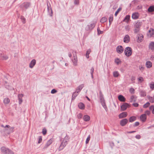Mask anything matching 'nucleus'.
Instances as JSON below:
<instances>
[{"instance_id": "obj_1", "label": "nucleus", "mask_w": 154, "mask_h": 154, "mask_svg": "<svg viewBox=\"0 0 154 154\" xmlns=\"http://www.w3.org/2000/svg\"><path fill=\"white\" fill-rule=\"evenodd\" d=\"M67 138H68V137L66 136L63 140L62 142L61 143L59 147L58 150L59 151L62 150L67 144L68 140L66 139Z\"/></svg>"}, {"instance_id": "obj_2", "label": "nucleus", "mask_w": 154, "mask_h": 154, "mask_svg": "<svg viewBox=\"0 0 154 154\" xmlns=\"http://www.w3.org/2000/svg\"><path fill=\"white\" fill-rule=\"evenodd\" d=\"M97 22L93 21L91 22L89 25L85 27V29L87 31L91 30L95 26Z\"/></svg>"}, {"instance_id": "obj_3", "label": "nucleus", "mask_w": 154, "mask_h": 154, "mask_svg": "<svg viewBox=\"0 0 154 154\" xmlns=\"http://www.w3.org/2000/svg\"><path fill=\"white\" fill-rule=\"evenodd\" d=\"M125 55L127 57H129L131 56L132 53V50L130 47H127L124 50Z\"/></svg>"}, {"instance_id": "obj_4", "label": "nucleus", "mask_w": 154, "mask_h": 154, "mask_svg": "<svg viewBox=\"0 0 154 154\" xmlns=\"http://www.w3.org/2000/svg\"><path fill=\"white\" fill-rule=\"evenodd\" d=\"M30 3L28 2H24L20 6V8L23 9L24 8L25 9H27L30 6Z\"/></svg>"}, {"instance_id": "obj_5", "label": "nucleus", "mask_w": 154, "mask_h": 154, "mask_svg": "<svg viewBox=\"0 0 154 154\" xmlns=\"http://www.w3.org/2000/svg\"><path fill=\"white\" fill-rule=\"evenodd\" d=\"M116 50L118 53L120 54L123 52L124 48L122 46L119 45L116 47Z\"/></svg>"}, {"instance_id": "obj_6", "label": "nucleus", "mask_w": 154, "mask_h": 154, "mask_svg": "<svg viewBox=\"0 0 154 154\" xmlns=\"http://www.w3.org/2000/svg\"><path fill=\"white\" fill-rule=\"evenodd\" d=\"M129 106V104L126 103H124L123 105L121 106V110L122 111H125Z\"/></svg>"}, {"instance_id": "obj_7", "label": "nucleus", "mask_w": 154, "mask_h": 154, "mask_svg": "<svg viewBox=\"0 0 154 154\" xmlns=\"http://www.w3.org/2000/svg\"><path fill=\"white\" fill-rule=\"evenodd\" d=\"M128 120L126 119H124L121 120L120 125L122 126H125L128 122Z\"/></svg>"}, {"instance_id": "obj_8", "label": "nucleus", "mask_w": 154, "mask_h": 154, "mask_svg": "<svg viewBox=\"0 0 154 154\" xmlns=\"http://www.w3.org/2000/svg\"><path fill=\"white\" fill-rule=\"evenodd\" d=\"M128 115V113L126 112H123L119 115V119H122L126 117Z\"/></svg>"}, {"instance_id": "obj_9", "label": "nucleus", "mask_w": 154, "mask_h": 154, "mask_svg": "<svg viewBox=\"0 0 154 154\" xmlns=\"http://www.w3.org/2000/svg\"><path fill=\"white\" fill-rule=\"evenodd\" d=\"M36 63V60L34 59H33L31 60L29 64V67L30 68H32L35 65Z\"/></svg>"}, {"instance_id": "obj_10", "label": "nucleus", "mask_w": 154, "mask_h": 154, "mask_svg": "<svg viewBox=\"0 0 154 154\" xmlns=\"http://www.w3.org/2000/svg\"><path fill=\"white\" fill-rule=\"evenodd\" d=\"M130 40V36L128 35H126L124 38V42L126 43H128Z\"/></svg>"}, {"instance_id": "obj_11", "label": "nucleus", "mask_w": 154, "mask_h": 154, "mask_svg": "<svg viewBox=\"0 0 154 154\" xmlns=\"http://www.w3.org/2000/svg\"><path fill=\"white\" fill-rule=\"evenodd\" d=\"M137 36V42H141L143 40V35L141 34H138Z\"/></svg>"}, {"instance_id": "obj_12", "label": "nucleus", "mask_w": 154, "mask_h": 154, "mask_svg": "<svg viewBox=\"0 0 154 154\" xmlns=\"http://www.w3.org/2000/svg\"><path fill=\"white\" fill-rule=\"evenodd\" d=\"M23 96V95L22 94H19L18 95L19 103L20 104L23 102L22 97Z\"/></svg>"}, {"instance_id": "obj_13", "label": "nucleus", "mask_w": 154, "mask_h": 154, "mask_svg": "<svg viewBox=\"0 0 154 154\" xmlns=\"http://www.w3.org/2000/svg\"><path fill=\"white\" fill-rule=\"evenodd\" d=\"M84 87V85L83 84H81L79 85L78 87L77 88L75 91L77 93H78L80 92L82 90V88Z\"/></svg>"}, {"instance_id": "obj_14", "label": "nucleus", "mask_w": 154, "mask_h": 154, "mask_svg": "<svg viewBox=\"0 0 154 154\" xmlns=\"http://www.w3.org/2000/svg\"><path fill=\"white\" fill-rule=\"evenodd\" d=\"M140 118L142 122H145L146 121L147 118L146 114H143L141 115L140 117Z\"/></svg>"}, {"instance_id": "obj_15", "label": "nucleus", "mask_w": 154, "mask_h": 154, "mask_svg": "<svg viewBox=\"0 0 154 154\" xmlns=\"http://www.w3.org/2000/svg\"><path fill=\"white\" fill-rule=\"evenodd\" d=\"M149 49L151 50L152 51H154V42H151L149 45Z\"/></svg>"}, {"instance_id": "obj_16", "label": "nucleus", "mask_w": 154, "mask_h": 154, "mask_svg": "<svg viewBox=\"0 0 154 154\" xmlns=\"http://www.w3.org/2000/svg\"><path fill=\"white\" fill-rule=\"evenodd\" d=\"M118 99L120 101L122 102H124L126 100L125 98L122 95H119L118 97Z\"/></svg>"}, {"instance_id": "obj_17", "label": "nucleus", "mask_w": 154, "mask_h": 154, "mask_svg": "<svg viewBox=\"0 0 154 154\" xmlns=\"http://www.w3.org/2000/svg\"><path fill=\"white\" fill-rule=\"evenodd\" d=\"M47 7H48V8H48V14L50 16H52L53 13H52V11L51 8V7H50V6H49L48 3H47Z\"/></svg>"}, {"instance_id": "obj_18", "label": "nucleus", "mask_w": 154, "mask_h": 154, "mask_svg": "<svg viewBox=\"0 0 154 154\" xmlns=\"http://www.w3.org/2000/svg\"><path fill=\"white\" fill-rule=\"evenodd\" d=\"M14 127H12L9 128V129H6L5 130V131H8V132H7L8 134H10V133H12L14 131Z\"/></svg>"}, {"instance_id": "obj_19", "label": "nucleus", "mask_w": 154, "mask_h": 154, "mask_svg": "<svg viewBox=\"0 0 154 154\" xmlns=\"http://www.w3.org/2000/svg\"><path fill=\"white\" fill-rule=\"evenodd\" d=\"M141 25V22L140 20L137 21L134 25L135 28H140Z\"/></svg>"}, {"instance_id": "obj_20", "label": "nucleus", "mask_w": 154, "mask_h": 154, "mask_svg": "<svg viewBox=\"0 0 154 154\" xmlns=\"http://www.w3.org/2000/svg\"><path fill=\"white\" fill-rule=\"evenodd\" d=\"M7 149H8L4 146L2 147L1 148L2 152L4 154H6L7 153Z\"/></svg>"}, {"instance_id": "obj_21", "label": "nucleus", "mask_w": 154, "mask_h": 154, "mask_svg": "<svg viewBox=\"0 0 154 154\" xmlns=\"http://www.w3.org/2000/svg\"><path fill=\"white\" fill-rule=\"evenodd\" d=\"M137 97L134 95H132L131 97L130 102H135L136 101Z\"/></svg>"}, {"instance_id": "obj_22", "label": "nucleus", "mask_w": 154, "mask_h": 154, "mask_svg": "<svg viewBox=\"0 0 154 154\" xmlns=\"http://www.w3.org/2000/svg\"><path fill=\"white\" fill-rule=\"evenodd\" d=\"M137 118L135 116L130 117L129 119L128 120L130 122H133L136 120Z\"/></svg>"}, {"instance_id": "obj_23", "label": "nucleus", "mask_w": 154, "mask_h": 154, "mask_svg": "<svg viewBox=\"0 0 154 154\" xmlns=\"http://www.w3.org/2000/svg\"><path fill=\"white\" fill-rule=\"evenodd\" d=\"M146 65L147 68H150L152 66V64L151 62L149 61L146 62Z\"/></svg>"}, {"instance_id": "obj_24", "label": "nucleus", "mask_w": 154, "mask_h": 154, "mask_svg": "<svg viewBox=\"0 0 154 154\" xmlns=\"http://www.w3.org/2000/svg\"><path fill=\"white\" fill-rule=\"evenodd\" d=\"M147 10L149 12H152L154 11V6L152 5L149 6Z\"/></svg>"}, {"instance_id": "obj_25", "label": "nucleus", "mask_w": 154, "mask_h": 154, "mask_svg": "<svg viewBox=\"0 0 154 154\" xmlns=\"http://www.w3.org/2000/svg\"><path fill=\"white\" fill-rule=\"evenodd\" d=\"M74 58L72 60V61L73 63L76 66L77 64V56H74L73 57Z\"/></svg>"}, {"instance_id": "obj_26", "label": "nucleus", "mask_w": 154, "mask_h": 154, "mask_svg": "<svg viewBox=\"0 0 154 154\" xmlns=\"http://www.w3.org/2000/svg\"><path fill=\"white\" fill-rule=\"evenodd\" d=\"M52 142L53 140L51 139H50L47 142L45 146V147L47 148V147H48V146H49L50 144H51V143H52Z\"/></svg>"}, {"instance_id": "obj_27", "label": "nucleus", "mask_w": 154, "mask_h": 154, "mask_svg": "<svg viewBox=\"0 0 154 154\" xmlns=\"http://www.w3.org/2000/svg\"><path fill=\"white\" fill-rule=\"evenodd\" d=\"M78 95V93H77L75 91L74 92L72 95V100H74L75 99V97Z\"/></svg>"}, {"instance_id": "obj_28", "label": "nucleus", "mask_w": 154, "mask_h": 154, "mask_svg": "<svg viewBox=\"0 0 154 154\" xmlns=\"http://www.w3.org/2000/svg\"><path fill=\"white\" fill-rule=\"evenodd\" d=\"M83 119L85 121H88L90 119V117L89 116L86 115L84 116Z\"/></svg>"}, {"instance_id": "obj_29", "label": "nucleus", "mask_w": 154, "mask_h": 154, "mask_svg": "<svg viewBox=\"0 0 154 154\" xmlns=\"http://www.w3.org/2000/svg\"><path fill=\"white\" fill-rule=\"evenodd\" d=\"M78 106L79 108L81 109H84L85 108V105L82 103H79Z\"/></svg>"}, {"instance_id": "obj_30", "label": "nucleus", "mask_w": 154, "mask_h": 154, "mask_svg": "<svg viewBox=\"0 0 154 154\" xmlns=\"http://www.w3.org/2000/svg\"><path fill=\"white\" fill-rule=\"evenodd\" d=\"M100 102L103 108L106 110L107 109V107L105 103V100L100 101Z\"/></svg>"}, {"instance_id": "obj_31", "label": "nucleus", "mask_w": 154, "mask_h": 154, "mask_svg": "<svg viewBox=\"0 0 154 154\" xmlns=\"http://www.w3.org/2000/svg\"><path fill=\"white\" fill-rule=\"evenodd\" d=\"M132 18L134 19H137L138 18V14L136 13H134L132 14Z\"/></svg>"}, {"instance_id": "obj_32", "label": "nucleus", "mask_w": 154, "mask_h": 154, "mask_svg": "<svg viewBox=\"0 0 154 154\" xmlns=\"http://www.w3.org/2000/svg\"><path fill=\"white\" fill-rule=\"evenodd\" d=\"M130 16L129 15H126L123 21L126 22H128L129 20L130 19Z\"/></svg>"}, {"instance_id": "obj_33", "label": "nucleus", "mask_w": 154, "mask_h": 154, "mask_svg": "<svg viewBox=\"0 0 154 154\" xmlns=\"http://www.w3.org/2000/svg\"><path fill=\"white\" fill-rule=\"evenodd\" d=\"M99 95H100V101L104 100V97H103V95L102 94L101 91H100Z\"/></svg>"}, {"instance_id": "obj_34", "label": "nucleus", "mask_w": 154, "mask_h": 154, "mask_svg": "<svg viewBox=\"0 0 154 154\" xmlns=\"http://www.w3.org/2000/svg\"><path fill=\"white\" fill-rule=\"evenodd\" d=\"M140 94L141 97H145L146 95V92L143 91H140Z\"/></svg>"}, {"instance_id": "obj_35", "label": "nucleus", "mask_w": 154, "mask_h": 154, "mask_svg": "<svg viewBox=\"0 0 154 154\" xmlns=\"http://www.w3.org/2000/svg\"><path fill=\"white\" fill-rule=\"evenodd\" d=\"M91 52V50L90 49H88V50L86 51V58L87 59H88L89 57V54H90V52Z\"/></svg>"}, {"instance_id": "obj_36", "label": "nucleus", "mask_w": 154, "mask_h": 154, "mask_svg": "<svg viewBox=\"0 0 154 154\" xmlns=\"http://www.w3.org/2000/svg\"><path fill=\"white\" fill-rule=\"evenodd\" d=\"M115 62L117 65H119V64L121 63V61L120 60V59L119 58H117L115 59Z\"/></svg>"}, {"instance_id": "obj_37", "label": "nucleus", "mask_w": 154, "mask_h": 154, "mask_svg": "<svg viewBox=\"0 0 154 154\" xmlns=\"http://www.w3.org/2000/svg\"><path fill=\"white\" fill-rule=\"evenodd\" d=\"M113 76L115 77H117L119 75V74L118 71H115L113 73Z\"/></svg>"}, {"instance_id": "obj_38", "label": "nucleus", "mask_w": 154, "mask_h": 154, "mask_svg": "<svg viewBox=\"0 0 154 154\" xmlns=\"http://www.w3.org/2000/svg\"><path fill=\"white\" fill-rule=\"evenodd\" d=\"M107 18L106 17H103L100 20V22L101 23H104L106 21Z\"/></svg>"}, {"instance_id": "obj_39", "label": "nucleus", "mask_w": 154, "mask_h": 154, "mask_svg": "<svg viewBox=\"0 0 154 154\" xmlns=\"http://www.w3.org/2000/svg\"><path fill=\"white\" fill-rule=\"evenodd\" d=\"M10 102V100L8 98H6L4 99V102L5 104H8Z\"/></svg>"}, {"instance_id": "obj_40", "label": "nucleus", "mask_w": 154, "mask_h": 154, "mask_svg": "<svg viewBox=\"0 0 154 154\" xmlns=\"http://www.w3.org/2000/svg\"><path fill=\"white\" fill-rule=\"evenodd\" d=\"M149 87L152 90H154V83L153 82H151V83L149 84Z\"/></svg>"}, {"instance_id": "obj_41", "label": "nucleus", "mask_w": 154, "mask_h": 154, "mask_svg": "<svg viewBox=\"0 0 154 154\" xmlns=\"http://www.w3.org/2000/svg\"><path fill=\"white\" fill-rule=\"evenodd\" d=\"M149 109L152 111V113L154 114V106L152 105L149 107Z\"/></svg>"}, {"instance_id": "obj_42", "label": "nucleus", "mask_w": 154, "mask_h": 154, "mask_svg": "<svg viewBox=\"0 0 154 154\" xmlns=\"http://www.w3.org/2000/svg\"><path fill=\"white\" fill-rule=\"evenodd\" d=\"M8 57L6 55H4V54L2 56V57L1 58V59H2V60H6L8 59Z\"/></svg>"}, {"instance_id": "obj_43", "label": "nucleus", "mask_w": 154, "mask_h": 154, "mask_svg": "<svg viewBox=\"0 0 154 154\" xmlns=\"http://www.w3.org/2000/svg\"><path fill=\"white\" fill-rule=\"evenodd\" d=\"M94 67H92L91 69L90 73H91V77L92 79L93 78V73L94 72Z\"/></svg>"}, {"instance_id": "obj_44", "label": "nucleus", "mask_w": 154, "mask_h": 154, "mask_svg": "<svg viewBox=\"0 0 154 154\" xmlns=\"http://www.w3.org/2000/svg\"><path fill=\"white\" fill-rule=\"evenodd\" d=\"M150 103L149 102H147L143 105V107L144 108H146L148 107Z\"/></svg>"}, {"instance_id": "obj_45", "label": "nucleus", "mask_w": 154, "mask_h": 154, "mask_svg": "<svg viewBox=\"0 0 154 154\" xmlns=\"http://www.w3.org/2000/svg\"><path fill=\"white\" fill-rule=\"evenodd\" d=\"M20 19L22 20L23 23H25L26 22V19L24 17L22 16H21Z\"/></svg>"}, {"instance_id": "obj_46", "label": "nucleus", "mask_w": 154, "mask_h": 154, "mask_svg": "<svg viewBox=\"0 0 154 154\" xmlns=\"http://www.w3.org/2000/svg\"><path fill=\"white\" fill-rule=\"evenodd\" d=\"M148 99L149 100V101L152 103H153L154 102V98H153L152 97H148Z\"/></svg>"}, {"instance_id": "obj_47", "label": "nucleus", "mask_w": 154, "mask_h": 154, "mask_svg": "<svg viewBox=\"0 0 154 154\" xmlns=\"http://www.w3.org/2000/svg\"><path fill=\"white\" fill-rule=\"evenodd\" d=\"M90 138H91L90 135H89L86 139V140L85 141V143L86 144H87L89 143V142L90 140Z\"/></svg>"}, {"instance_id": "obj_48", "label": "nucleus", "mask_w": 154, "mask_h": 154, "mask_svg": "<svg viewBox=\"0 0 154 154\" xmlns=\"http://www.w3.org/2000/svg\"><path fill=\"white\" fill-rule=\"evenodd\" d=\"M7 153L6 154H14V152L8 149H7Z\"/></svg>"}, {"instance_id": "obj_49", "label": "nucleus", "mask_w": 154, "mask_h": 154, "mask_svg": "<svg viewBox=\"0 0 154 154\" xmlns=\"http://www.w3.org/2000/svg\"><path fill=\"white\" fill-rule=\"evenodd\" d=\"M122 9V8H119L117 11L116 12L115 15L116 16L117 14H118V13L121 11V10Z\"/></svg>"}, {"instance_id": "obj_50", "label": "nucleus", "mask_w": 154, "mask_h": 154, "mask_svg": "<svg viewBox=\"0 0 154 154\" xmlns=\"http://www.w3.org/2000/svg\"><path fill=\"white\" fill-rule=\"evenodd\" d=\"M134 89L132 88H131L129 89V91L132 94H133L134 93Z\"/></svg>"}, {"instance_id": "obj_51", "label": "nucleus", "mask_w": 154, "mask_h": 154, "mask_svg": "<svg viewBox=\"0 0 154 154\" xmlns=\"http://www.w3.org/2000/svg\"><path fill=\"white\" fill-rule=\"evenodd\" d=\"M97 31L98 35L101 34L103 32V31H101L100 29V28L99 27H98V28H97Z\"/></svg>"}, {"instance_id": "obj_52", "label": "nucleus", "mask_w": 154, "mask_h": 154, "mask_svg": "<svg viewBox=\"0 0 154 154\" xmlns=\"http://www.w3.org/2000/svg\"><path fill=\"white\" fill-rule=\"evenodd\" d=\"M42 134L44 135H45L47 133V130L45 128L42 129Z\"/></svg>"}, {"instance_id": "obj_53", "label": "nucleus", "mask_w": 154, "mask_h": 154, "mask_svg": "<svg viewBox=\"0 0 154 154\" xmlns=\"http://www.w3.org/2000/svg\"><path fill=\"white\" fill-rule=\"evenodd\" d=\"M139 125V123L138 122H135L134 124L133 125V126L134 127L138 126Z\"/></svg>"}, {"instance_id": "obj_54", "label": "nucleus", "mask_w": 154, "mask_h": 154, "mask_svg": "<svg viewBox=\"0 0 154 154\" xmlns=\"http://www.w3.org/2000/svg\"><path fill=\"white\" fill-rule=\"evenodd\" d=\"M139 31V28H135L134 30V33H137Z\"/></svg>"}, {"instance_id": "obj_55", "label": "nucleus", "mask_w": 154, "mask_h": 154, "mask_svg": "<svg viewBox=\"0 0 154 154\" xmlns=\"http://www.w3.org/2000/svg\"><path fill=\"white\" fill-rule=\"evenodd\" d=\"M42 141V137L41 136H40L38 137V143H41Z\"/></svg>"}, {"instance_id": "obj_56", "label": "nucleus", "mask_w": 154, "mask_h": 154, "mask_svg": "<svg viewBox=\"0 0 154 154\" xmlns=\"http://www.w3.org/2000/svg\"><path fill=\"white\" fill-rule=\"evenodd\" d=\"M57 92V91L55 89H54L52 90L51 93L52 94H55Z\"/></svg>"}, {"instance_id": "obj_57", "label": "nucleus", "mask_w": 154, "mask_h": 154, "mask_svg": "<svg viewBox=\"0 0 154 154\" xmlns=\"http://www.w3.org/2000/svg\"><path fill=\"white\" fill-rule=\"evenodd\" d=\"M113 19L112 15H110L109 18V22H110V21H112Z\"/></svg>"}, {"instance_id": "obj_58", "label": "nucleus", "mask_w": 154, "mask_h": 154, "mask_svg": "<svg viewBox=\"0 0 154 154\" xmlns=\"http://www.w3.org/2000/svg\"><path fill=\"white\" fill-rule=\"evenodd\" d=\"M138 80L139 81H140V82H142L143 81V78L142 77H140L138 78Z\"/></svg>"}, {"instance_id": "obj_59", "label": "nucleus", "mask_w": 154, "mask_h": 154, "mask_svg": "<svg viewBox=\"0 0 154 154\" xmlns=\"http://www.w3.org/2000/svg\"><path fill=\"white\" fill-rule=\"evenodd\" d=\"M82 114L79 113L77 115V116L78 119H80L82 118Z\"/></svg>"}, {"instance_id": "obj_60", "label": "nucleus", "mask_w": 154, "mask_h": 154, "mask_svg": "<svg viewBox=\"0 0 154 154\" xmlns=\"http://www.w3.org/2000/svg\"><path fill=\"white\" fill-rule=\"evenodd\" d=\"M135 79V78L134 76H132L131 78V80L133 82L132 83H134L135 82L134 80Z\"/></svg>"}, {"instance_id": "obj_61", "label": "nucleus", "mask_w": 154, "mask_h": 154, "mask_svg": "<svg viewBox=\"0 0 154 154\" xmlns=\"http://www.w3.org/2000/svg\"><path fill=\"white\" fill-rule=\"evenodd\" d=\"M145 114H146V115H149L150 114V112L149 110H146L145 112Z\"/></svg>"}, {"instance_id": "obj_62", "label": "nucleus", "mask_w": 154, "mask_h": 154, "mask_svg": "<svg viewBox=\"0 0 154 154\" xmlns=\"http://www.w3.org/2000/svg\"><path fill=\"white\" fill-rule=\"evenodd\" d=\"M74 4L75 5H78L79 4V0H75Z\"/></svg>"}, {"instance_id": "obj_63", "label": "nucleus", "mask_w": 154, "mask_h": 154, "mask_svg": "<svg viewBox=\"0 0 154 154\" xmlns=\"http://www.w3.org/2000/svg\"><path fill=\"white\" fill-rule=\"evenodd\" d=\"M73 57L74 56H77V52L76 51H73Z\"/></svg>"}, {"instance_id": "obj_64", "label": "nucleus", "mask_w": 154, "mask_h": 154, "mask_svg": "<svg viewBox=\"0 0 154 154\" xmlns=\"http://www.w3.org/2000/svg\"><path fill=\"white\" fill-rule=\"evenodd\" d=\"M132 105L135 107H137L138 106L139 104L137 103H133Z\"/></svg>"}]
</instances>
